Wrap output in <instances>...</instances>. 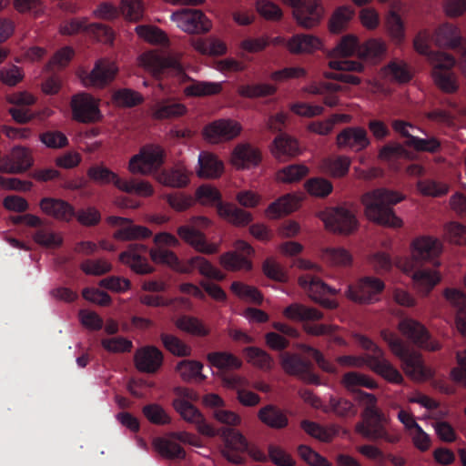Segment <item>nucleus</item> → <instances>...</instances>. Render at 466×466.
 <instances>
[{
    "label": "nucleus",
    "mask_w": 466,
    "mask_h": 466,
    "mask_svg": "<svg viewBox=\"0 0 466 466\" xmlns=\"http://www.w3.org/2000/svg\"><path fill=\"white\" fill-rule=\"evenodd\" d=\"M342 383L348 390L355 394V400L365 406L362 412V420L356 425V431L364 438L377 441L383 440L389 443H397L400 440L399 434L390 433L385 423L387 422L385 415L377 408V398L371 393L360 390L364 387L367 389L377 388V383L369 376L350 371L343 375Z\"/></svg>",
    "instance_id": "obj_1"
},
{
    "label": "nucleus",
    "mask_w": 466,
    "mask_h": 466,
    "mask_svg": "<svg viewBox=\"0 0 466 466\" xmlns=\"http://www.w3.org/2000/svg\"><path fill=\"white\" fill-rule=\"evenodd\" d=\"M173 407L183 420L195 424L201 434L208 437L219 436L224 442L221 453L227 461L237 465L245 462L244 454L248 449V443L241 432L227 427L213 428L206 422L199 410L185 399L174 400Z\"/></svg>",
    "instance_id": "obj_2"
},
{
    "label": "nucleus",
    "mask_w": 466,
    "mask_h": 466,
    "mask_svg": "<svg viewBox=\"0 0 466 466\" xmlns=\"http://www.w3.org/2000/svg\"><path fill=\"white\" fill-rule=\"evenodd\" d=\"M405 198L400 191L380 187L363 194L360 202L364 216L370 222L388 228H400L403 221L396 215L392 206L403 201Z\"/></svg>",
    "instance_id": "obj_3"
},
{
    "label": "nucleus",
    "mask_w": 466,
    "mask_h": 466,
    "mask_svg": "<svg viewBox=\"0 0 466 466\" xmlns=\"http://www.w3.org/2000/svg\"><path fill=\"white\" fill-rule=\"evenodd\" d=\"M358 343L366 350L370 351L365 358L354 356H340L338 362L343 366L360 367L362 364L369 366L375 373L390 383L401 384V373L385 358L384 352L371 339L363 335L356 337Z\"/></svg>",
    "instance_id": "obj_4"
},
{
    "label": "nucleus",
    "mask_w": 466,
    "mask_h": 466,
    "mask_svg": "<svg viewBox=\"0 0 466 466\" xmlns=\"http://www.w3.org/2000/svg\"><path fill=\"white\" fill-rule=\"evenodd\" d=\"M383 339L401 361L402 370L407 376L416 380H424L431 377V372L425 366L421 354L410 348L394 333L383 330Z\"/></svg>",
    "instance_id": "obj_5"
},
{
    "label": "nucleus",
    "mask_w": 466,
    "mask_h": 466,
    "mask_svg": "<svg viewBox=\"0 0 466 466\" xmlns=\"http://www.w3.org/2000/svg\"><path fill=\"white\" fill-rule=\"evenodd\" d=\"M181 57L182 55L178 53L163 56L157 52L150 51L140 55L137 57V63L140 67L155 76L161 74L165 69L170 68L173 70V76L183 84L187 79H189V76L185 72L180 63Z\"/></svg>",
    "instance_id": "obj_6"
},
{
    "label": "nucleus",
    "mask_w": 466,
    "mask_h": 466,
    "mask_svg": "<svg viewBox=\"0 0 466 466\" xmlns=\"http://www.w3.org/2000/svg\"><path fill=\"white\" fill-rule=\"evenodd\" d=\"M165 161V151L159 145H145L133 155L127 170L133 175L149 176L157 172Z\"/></svg>",
    "instance_id": "obj_7"
},
{
    "label": "nucleus",
    "mask_w": 466,
    "mask_h": 466,
    "mask_svg": "<svg viewBox=\"0 0 466 466\" xmlns=\"http://www.w3.org/2000/svg\"><path fill=\"white\" fill-rule=\"evenodd\" d=\"M318 217L324 223L325 228L334 233L349 235L359 226L355 213L345 207L326 208L320 211Z\"/></svg>",
    "instance_id": "obj_8"
},
{
    "label": "nucleus",
    "mask_w": 466,
    "mask_h": 466,
    "mask_svg": "<svg viewBox=\"0 0 466 466\" xmlns=\"http://www.w3.org/2000/svg\"><path fill=\"white\" fill-rule=\"evenodd\" d=\"M72 116L75 120L84 124H93L103 119L100 110V99L89 93L81 92L74 95L70 102Z\"/></svg>",
    "instance_id": "obj_9"
},
{
    "label": "nucleus",
    "mask_w": 466,
    "mask_h": 466,
    "mask_svg": "<svg viewBox=\"0 0 466 466\" xmlns=\"http://www.w3.org/2000/svg\"><path fill=\"white\" fill-rule=\"evenodd\" d=\"M170 20L181 31L195 35L206 34L212 28L211 20L199 9H180L173 12Z\"/></svg>",
    "instance_id": "obj_10"
},
{
    "label": "nucleus",
    "mask_w": 466,
    "mask_h": 466,
    "mask_svg": "<svg viewBox=\"0 0 466 466\" xmlns=\"http://www.w3.org/2000/svg\"><path fill=\"white\" fill-rule=\"evenodd\" d=\"M291 7L294 20L305 29L318 26L324 17L325 11L320 0H299Z\"/></svg>",
    "instance_id": "obj_11"
},
{
    "label": "nucleus",
    "mask_w": 466,
    "mask_h": 466,
    "mask_svg": "<svg viewBox=\"0 0 466 466\" xmlns=\"http://www.w3.org/2000/svg\"><path fill=\"white\" fill-rule=\"evenodd\" d=\"M241 131L242 126L238 121L221 118L206 125L202 136L210 144H219L238 137Z\"/></svg>",
    "instance_id": "obj_12"
},
{
    "label": "nucleus",
    "mask_w": 466,
    "mask_h": 466,
    "mask_svg": "<svg viewBox=\"0 0 466 466\" xmlns=\"http://www.w3.org/2000/svg\"><path fill=\"white\" fill-rule=\"evenodd\" d=\"M117 72L118 67L114 61L100 59L90 72H84L79 77L86 87L103 88L115 79Z\"/></svg>",
    "instance_id": "obj_13"
},
{
    "label": "nucleus",
    "mask_w": 466,
    "mask_h": 466,
    "mask_svg": "<svg viewBox=\"0 0 466 466\" xmlns=\"http://www.w3.org/2000/svg\"><path fill=\"white\" fill-rule=\"evenodd\" d=\"M399 329L413 344L421 349L430 351H436L441 349L440 343L431 338L427 329L414 319H401L399 323Z\"/></svg>",
    "instance_id": "obj_14"
},
{
    "label": "nucleus",
    "mask_w": 466,
    "mask_h": 466,
    "mask_svg": "<svg viewBox=\"0 0 466 466\" xmlns=\"http://www.w3.org/2000/svg\"><path fill=\"white\" fill-rule=\"evenodd\" d=\"M339 149L360 152L371 144L367 131L361 127H348L340 130L335 140Z\"/></svg>",
    "instance_id": "obj_15"
},
{
    "label": "nucleus",
    "mask_w": 466,
    "mask_h": 466,
    "mask_svg": "<svg viewBox=\"0 0 466 466\" xmlns=\"http://www.w3.org/2000/svg\"><path fill=\"white\" fill-rule=\"evenodd\" d=\"M281 366L289 375L298 376L303 380L317 384L319 377L313 372V364L299 354L285 352L281 355Z\"/></svg>",
    "instance_id": "obj_16"
},
{
    "label": "nucleus",
    "mask_w": 466,
    "mask_h": 466,
    "mask_svg": "<svg viewBox=\"0 0 466 466\" xmlns=\"http://www.w3.org/2000/svg\"><path fill=\"white\" fill-rule=\"evenodd\" d=\"M177 233L184 242L193 248L197 252L213 255L219 251L220 241L217 243L208 241L205 234L194 228L192 226H180L177 228Z\"/></svg>",
    "instance_id": "obj_17"
},
{
    "label": "nucleus",
    "mask_w": 466,
    "mask_h": 466,
    "mask_svg": "<svg viewBox=\"0 0 466 466\" xmlns=\"http://www.w3.org/2000/svg\"><path fill=\"white\" fill-rule=\"evenodd\" d=\"M260 150L249 143H239L233 148L229 162L238 170L256 167L261 162Z\"/></svg>",
    "instance_id": "obj_18"
},
{
    "label": "nucleus",
    "mask_w": 466,
    "mask_h": 466,
    "mask_svg": "<svg viewBox=\"0 0 466 466\" xmlns=\"http://www.w3.org/2000/svg\"><path fill=\"white\" fill-rule=\"evenodd\" d=\"M34 163L29 149L23 147H15L9 156L3 158L0 163V172L7 174H20L29 169Z\"/></svg>",
    "instance_id": "obj_19"
},
{
    "label": "nucleus",
    "mask_w": 466,
    "mask_h": 466,
    "mask_svg": "<svg viewBox=\"0 0 466 466\" xmlns=\"http://www.w3.org/2000/svg\"><path fill=\"white\" fill-rule=\"evenodd\" d=\"M146 253V246L133 245L119 255V259L132 271L137 274H148L153 272L154 268L148 263L147 258L145 257Z\"/></svg>",
    "instance_id": "obj_20"
},
{
    "label": "nucleus",
    "mask_w": 466,
    "mask_h": 466,
    "mask_svg": "<svg viewBox=\"0 0 466 466\" xmlns=\"http://www.w3.org/2000/svg\"><path fill=\"white\" fill-rule=\"evenodd\" d=\"M410 248L413 256L419 258L421 262H427L441 254L443 245L437 238L422 236L412 240Z\"/></svg>",
    "instance_id": "obj_21"
},
{
    "label": "nucleus",
    "mask_w": 466,
    "mask_h": 466,
    "mask_svg": "<svg viewBox=\"0 0 466 466\" xmlns=\"http://www.w3.org/2000/svg\"><path fill=\"white\" fill-rule=\"evenodd\" d=\"M323 41L312 34H296L289 37L286 43L287 50L292 55H310L322 50Z\"/></svg>",
    "instance_id": "obj_22"
},
{
    "label": "nucleus",
    "mask_w": 466,
    "mask_h": 466,
    "mask_svg": "<svg viewBox=\"0 0 466 466\" xmlns=\"http://www.w3.org/2000/svg\"><path fill=\"white\" fill-rule=\"evenodd\" d=\"M269 150L279 162L289 161L301 153L299 141L288 134L277 136L272 141Z\"/></svg>",
    "instance_id": "obj_23"
},
{
    "label": "nucleus",
    "mask_w": 466,
    "mask_h": 466,
    "mask_svg": "<svg viewBox=\"0 0 466 466\" xmlns=\"http://www.w3.org/2000/svg\"><path fill=\"white\" fill-rule=\"evenodd\" d=\"M39 207L43 213L58 221L70 222L76 215L74 207L59 198H42L39 202Z\"/></svg>",
    "instance_id": "obj_24"
},
{
    "label": "nucleus",
    "mask_w": 466,
    "mask_h": 466,
    "mask_svg": "<svg viewBox=\"0 0 466 466\" xmlns=\"http://www.w3.org/2000/svg\"><path fill=\"white\" fill-rule=\"evenodd\" d=\"M304 197L302 193L286 194L272 202L265 210L266 217L276 219L297 210Z\"/></svg>",
    "instance_id": "obj_25"
},
{
    "label": "nucleus",
    "mask_w": 466,
    "mask_h": 466,
    "mask_svg": "<svg viewBox=\"0 0 466 466\" xmlns=\"http://www.w3.org/2000/svg\"><path fill=\"white\" fill-rule=\"evenodd\" d=\"M134 360L139 371L154 373L163 363V353L154 346H147L137 350Z\"/></svg>",
    "instance_id": "obj_26"
},
{
    "label": "nucleus",
    "mask_w": 466,
    "mask_h": 466,
    "mask_svg": "<svg viewBox=\"0 0 466 466\" xmlns=\"http://www.w3.org/2000/svg\"><path fill=\"white\" fill-rule=\"evenodd\" d=\"M198 167L196 169V173L200 178H218L224 172L223 162L211 152H200L198 155Z\"/></svg>",
    "instance_id": "obj_27"
},
{
    "label": "nucleus",
    "mask_w": 466,
    "mask_h": 466,
    "mask_svg": "<svg viewBox=\"0 0 466 466\" xmlns=\"http://www.w3.org/2000/svg\"><path fill=\"white\" fill-rule=\"evenodd\" d=\"M432 41L439 47L454 49L461 44V35L457 25L443 23L434 30Z\"/></svg>",
    "instance_id": "obj_28"
},
{
    "label": "nucleus",
    "mask_w": 466,
    "mask_h": 466,
    "mask_svg": "<svg viewBox=\"0 0 466 466\" xmlns=\"http://www.w3.org/2000/svg\"><path fill=\"white\" fill-rule=\"evenodd\" d=\"M189 84L183 88V94L187 97H204L218 95L223 90L224 82L195 80L189 76L184 83Z\"/></svg>",
    "instance_id": "obj_29"
},
{
    "label": "nucleus",
    "mask_w": 466,
    "mask_h": 466,
    "mask_svg": "<svg viewBox=\"0 0 466 466\" xmlns=\"http://www.w3.org/2000/svg\"><path fill=\"white\" fill-rule=\"evenodd\" d=\"M187 113L185 104L172 99L159 101L152 107V117L157 120L178 118Z\"/></svg>",
    "instance_id": "obj_30"
},
{
    "label": "nucleus",
    "mask_w": 466,
    "mask_h": 466,
    "mask_svg": "<svg viewBox=\"0 0 466 466\" xmlns=\"http://www.w3.org/2000/svg\"><path fill=\"white\" fill-rule=\"evenodd\" d=\"M259 420L269 428L281 430L289 425V419L284 410L273 404L262 407L258 412Z\"/></svg>",
    "instance_id": "obj_31"
},
{
    "label": "nucleus",
    "mask_w": 466,
    "mask_h": 466,
    "mask_svg": "<svg viewBox=\"0 0 466 466\" xmlns=\"http://www.w3.org/2000/svg\"><path fill=\"white\" fill-rule=\"evenodd\" d=\"M351 159L348 156H335L326 157L319 163V170L332 177H345L350 170Z\"/></svg>",
    "instance_id": "obj_32"
},
{
    "label": "nucleus",
    "mask_w": 466,
    "mask_h": 466,
    "mask_svg": "<svg viewBox=\"0 0 466 466\" xmlns=\"http://www.w3.org/2000/svg\"><path fill=\"white\" fill-rule=\"evenodd\" d=\"M385 32L395 44H401L406 38V27L401 16L394 10H390L384 18Z\"/></svg>",
    "instance_id": "obj_33"
},
{
    "label": "nucleus",
    "mask_w": 466,
    "mask_h": 466,
    "mask_svg": "<svg viewBox=\"0 0 466 466\" xmlns=\"http://www.w3.org/2000/svg\"><path fill=\"white\" fill-rule=\"evenodd\" d=\"M309 173V167L304 164H291L279 168L275 173V180L281 184H297Z\"/></svg>",
    "instance_id": "obj_34"
},
{
    "label": "nucleus",
    "mask_w": 466,
    "mask_h": 466,
    "mask_svg": "<svg viewBox=\"0 0 466 466\" xmlns=\"http://www.w3.org/2000/svg\"><path fill=\"white\" fill-rule=\"evenodd\" d=\"M151 259L157 263L169 267L179 273H187V268H185V262L180 261L178 257L171 250L163 248H155L150 249Z\"/></svg>",
    "instance_id": "obj_35"
},
{
    "label": "nucleus",
    "mask_w": 466,
    "mask_h": 466,
    "mask_svg": "<svg viewBox=\"0 0 466 466\" xmlns=\"http://www.w3.org/2000/svg\"><path fill=\"white\" fill-rule=\"evenodd\" d=\"M411 281L415 289L431 290L441 281V274L436 268H420L412 274Z\"/></svg>",
    "instance_id": "obj_36"
},
{
    "label": "nucleus",
    "mask_w": 466,
    "mask_h": 466,
    "mask_svg": "<svg viewBox=\"0 0 466 466\" xmlns=\"http://www.w3.org/2000/svg\"><path fill=\"white\" fill-rule=\"evenodd\" d=\"M190 172L184 166H177L159 173L157 179L164 186L181 187L187 185Z\"/></svg>",
    "instance_id": "obj_37"
},
{
    "label": "nucleus",
    "mask_w": 466,
    "mask_h": 466,
    "mask_svg": "<svg viewBox=\"0 0 466 466\" xmlns=\"http://www.w3.org/2000/svg\"><path fill=\"white\" fill-rule=\"evenodd\" d=\"M152 444L155 451L164 458L174 460L186 457L185 450L177 442L170 440L169 437H156Z\"/></svg>",
    "instance_id": "obj_38"
},
{
    "label": "nucleus",
    "mask_w": 466,
    "mask_h": 466,
    "mask_svg": "<svg viewBox=\"0 0 466 466\" xmlns=\"http://www.w3.org/2000/svg\"><path fill=\"white\" fill-rule=\"evenodd\" d=\"M361 45L354 35H347L343 36L329 53V57H350L356 56L359 57Z\"/></svg>",
    "instance_id": "obj_39"
},
{
    "label": "nucleus",
    "mask_w": 466,
    "mask_h": 466,
    "mask_svg": "<svg viewBox=\"0 0 466 466\" xmlns=\"http://www.w3.org/2000/svg\"><path fill=\"white\" fill-rule=\"evenodd\" d=\"M184 267L187 268V273L196 268L201 275L212 279L221 280L225 278V275L218 268L214 267L207 258L201 256L188 258L185 262Z\"/></svg>",
    "instance_id": "obj_40"
},
{
    "label": "nucleus",
    "mask_w": 466,
    "mask_h": 466,
    "mask_svg": "<svg viewBox=\"0 0 466 466\" xmlns=\"http://www.w3.org/2000/svg\"><path fill=\"white\" fill-rule=\"evenodd\" d=\"M283 314L286 318L297 321L318 320L323 318L319 310L299 303L288 306Z\"/></svg>",
    "instance_id": "obj_41"
},
{
    "label": "nucleus",
    "mask_w": 466,
    "mask_h": 466,
    "mask_svg": "<svg viewBox=\"0 0 466 466\" xmlns=\"http://www.w3.org/2000/svg\"><path fill=\"white\" fill-rule=\"evenodd\" d=\"M220 265L229 271H249L252 268V262L244 255L236 251H228L219 257Z\"/></svg>",
    "instance_id": "obj_42"
},
{
    "label": "nucleus",
    "mask_w": 466,
    "mask_h": 466,
    "mask_svg": "<svg viewBox=\"0 0 466 466\" xmlns=\"http://www.w3.org/2000/svg\"><path fill=\"white\" fill-rule=\"evenodd\" d=\"M203 364L198 360H183L177 365V371L179 373L184 381H191L193 380L203 381L206 376L201 373Z\"/></svg>",
    "instance_id": "obj_43"
},
{
    "label": "nucleus",
    "mask_w": 466,
    "mask_h": 466,
    "mask_svg": "<svg viewBox=\"0 0 466 466\" xmlns=\"http://www.w3.org/2000/svg\"><path fill=\"white\" fill-rule=\"evenodd\" d=\"M33 239L39 246L48 249L59 248L64 243V236L61 232L48 228L37 230Z\"/></svg>",
    "instance_id": "obj_44"
},
{
    "label": "nucleus",
    "mask_w": 466,
    "mask_h": 466,
    "mask_svg": "<svg viewBox=\"0 0 466 466\" xmlns=\"http://www.w3.org/2000/svg\"><path fill=\"white\" fill-rule=\"evenodd\" d=\"M384 77L399 83H406L411 78V71L403 61H392L381 69Z\"/></svg>",
    "instance_id": "obj_45"
},
{
    "label": "nucleus",
    "mask_w": 466,
    "mask_h": 466,
    "mask_svg": "<svg viewBox=\"0 0 466 466\" xmlns=\"http://www.w3.org/2000/svg\"><path fill=\"white\" fill-rule=\"evenodd\" d=\"M137 35L142 40L152 45H168L169 40L167 34L155 25H142L135 28Z\"/></svg>",
    "instance_id": "obj_46"
},
{
    "label": "nucleus",
    "mask_w": 466,
    "mask_h": 466,
    "mask_svg": "<svg viewBox=\"0 0 466 466\" xmlns=\"http://www.w3.org/2000/svg\"><path fill=\"white\" fill-rule=\"evenodd\" d=\"M387 53L386 43L379 38H372L361 45L359 58L360 59H381Z\"/></svg>",
    "instance_id": "obj_47"
},
{
    "label": "nucleus",
    "mask_w": 466,
    "mask_h": 466,
    "mask_svg": "<svg viewBox=\"0 0 466 466\" xmlns=\"http://www.w3.org/2000/svg\"><path fill=\"white\" fill-rule=\"evenodd\" d=\"M418 192L424 197L440 198L445 196L450 186L447 183L432 179L419 180L416 184Z\"/></svg>",
    "instance_id": "obj_48"
},
{
    "label": "nucleus",
    "mask_w": 466,
    "mask_h": 466,
    "mask_svg": "<svg viewBox=\"0 0 466 466\" xmlns=\"http://www.w3.org/2000/svg\"><path fill=\"white\" fill-rule=\"evenodd\" d=\"M209 362L219 370H238L242 366V361L226 351L211 352L208 355Z\"/></svg>",
    "instance_id": "obj_49"
},
{
    "label": "nucleus",
    "mask_w": 466,
    "mask_h": 466,
    "mask_svg": "<svg viewBox=\"0 0 466 466\" xmlns=\"http://www.w3.org/2000/svg\"><path fill=\"white\" fill-rule=\"evenodd\" d=\"M152 235V231L147 227L135 225L129 218V225L125 230H116L113 237L121 241H129L147 238Z\"/></svg>",
    "instance_id": "obj_50"
},
{
    "label": "nucleus",
    "mask_w": 466,
    "mask_h": 466,
    "mask_svg": "<svg viewBox=\"0 0 466 466\" xmlns=\"http://www.w3.org/2000/svg\"><path fill=\"white\" fill-rule=\"evenodd\" d=\"M247 360L253 366L261 370H270L273 364L272 357L264 350L258 347H247L244 349Z\"/></svg>",
    "instance_id": "obj_51"
},
{
    "label": "nucleus",
    "mask_w": 466,
    "mask_h": 466,
    "mask_svg": "<svg viewBox=\"0 0 466 466\" xmlns=\"http://www.w3.org/2000/svg\"><path fill=\"white\" fill-rule=\"evenodd\" d=\"M431 76L434 84L445 93L455 92L458 87V79L451 70L432 71Z\"/></svg>",
    "instance_id": "obj_52"
},
{
    "label": "nucleus",
    "mask_w": 466,
    "mask_h": 466,
    "mask_svg": "<svg viewBox=\"0 0 466 466\" xmlns=\"http://www.w3.org/2000/svg\"><path fill=\"white\" fill-rule=\"evenodd\" d=\"M120 14L129 22H137L143 18L145 7L143 0H121Z\"/></svg>",
    "instance_id": "obj_53"
},
{
    "label": "nucleus",
    "mask_w": 466,
    "mask_h": 466,
    "mask_svg": "<svg viewBox=\"0 0 466 466\" xmlns=\"http://www.w3.org/2000/svg\"><path fill=\"white\" fill-rule=\"evenodd\" d=\"M304 188L310 196L323 198L332 192L333 186L324 177H312L304 183Z\"/></svg>",
    "instance_id": "obj_54"
},
{
    "label": "nucleus",
    "mask_w": 466,
    "mask_h": 466,
    "mask_svg": "<svg viewBox=\"0 0 466 466\" xmlns=\"http://www.w3.org/2000/svg\"><path fill=\"white\" fill-rule=\"evenodd\" d=\"M443 238L453 245H466V227L456 221L445 224Z\"/></svg>",
    "instance_id": "obj_55"
},
{
    "label": "nucleus",
    "mask_w": 466,
    "mask_h": 466,
    "mask_svg": "<svg viewBox=\"0 0 466 466\" xmlns=\"http://www.w3.org/2000/svg\"><path fill=\"white\" fill-rule=\"evenodd\" d=\"M262 271L264 275L278 282H287L289 280V273L287 269L274 258H268L262 264Z\"/></svg>",
    "instance_id": "obj_56"
},
{
    "label": "nucleus",
    "mask_w": 466,
    "mask_h": 466,
    "mask_svg": "<svg viewBox=\"0 0 466 466\" xmlns=\"http://www.w3.org/2000/svg\"><path fill=\"white\" fill-rule=\"evenodd\" d=\"M323 257L335 267H349L353 261L352 255L344 248H326L323 250Z\"/></svg>",
    "instance_id": "obj_57"
},
{
    "label": "nucleus",
    "mask_w": 466,
    "mask_h": 466,
    "mask_svg": "<svg viewBox=\"0 0 466 466\" xmlns=\"http://www.w3.org/2000/svg\"><path fill=\"white\" fill-rule=\"evenodd\" d=\"M354 16V10L350 6H340L332 15L329 20V29L332 33H339L345 29Z\"/></svg>",
    "instance_id": "obj_58"
},
{
    "label": "nucleus",
    "mask_w": 466,
    "mask_h": 466,
    "mask_svg": "<svg viewBox=\"0 0 466 466\" xmlns=\"http://www.w3.org/2000/svg\"><path fill=\"white\" fill-rule=\"evenodd\" d=\"M113 103L120 107H131L143 102V96L131 89H120L113 93Z\"/></svg>",
    "instance_id": "obj_59"
},
{
    "label": "nucleus",
    "mask_w": 466,
    "mask_h": 466,
    "mask_svg": "<svg viewBox=\"0 0 466 466\" xmlns=\"http://www.w3.org/2000/svg\"><path fill=\"white\" fill-rule=\"evenodd\" d=\"M277 88L275 86L268 83L257 85H245L238 89L239 96L248 98H256L273 95Z\"/></svg>",
    "instance_id": "obj_60"
},
{
    "label": "nucleus",
    "mask_w": 466,
    "mask_h": 466,
    "mask_svg": "<svg viewBox=\"0 0 466 466\" xmlns=\"http://www.w3.org/2000/svg\"><path fill=\"white\" fill-rule=\"evenodd\" d=\"M161 341L166 350L173 355L187 357L191 354V348L174 335L162 333Z\"/></svg>",
    "instance_id": "obj_61"
},
{
    "label": "nucleus",
    "mask_w": 466,
    "mask_h": 466,
    "mask_svg": "<svg viewBox=\"0 0 466 466\" xmlns=\"http://www.w3.org/2000/svg\"><path fill=\"white\" fill-rule=\"evenodd\" d=\"M80 268L86 275L100 276L109 272L112 265L106 258H89L81 262Z\"/></svg>",
    "instance_id": "obj_62"
},
{
    "label": "nucleus",
    "mask_w": 466,
    "mask_h": 466,
    "mask_svg": "<svg viewBox=\"0 0 466 466\" xmlns=\"http://www.w3.org/2000/svg\"><path fill=\"white\" fill-rule=\"evenodd\" d=\"M142 412L153 424L166 425L171 422V419L167 411L157 403L145 405L142 409Z\"/></svg>",
    "instance_id": "obj_63"
},
{
    "label": "nucleus",
    "mask_w": 466,
    "mask_h": 466,
    "mask_svg": "<svg viewBox=\"0 0 466 466\" xmlns=\"http://www.w3.org/2000/svg\"><path fill=\"white\" fill-rule=\"evenodd\" d=\"M256 9L259 15L268 21H279L283 16L281 8L270 0H258Z\"/></svg>",
    "instance_id": "obj_64"
}]
</instances>
